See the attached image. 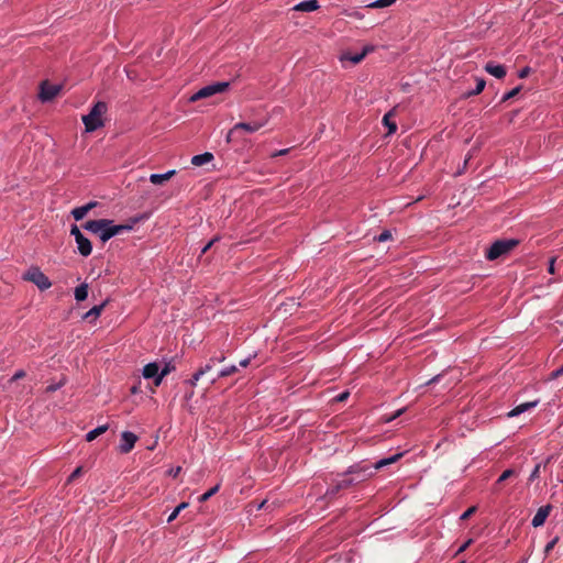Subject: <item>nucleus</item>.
<instances>
[{
    "label": "nucleus",
    "mask_w": 563,
    "mask_h": 563,
    "mask_svg": "<svg viewBox=\"0 0 563 563\" xmlns=\"http://www.w3.org/2000/svg\"><path fill=\"white\" fill-rule=\"evenodd\" d=\"M350 393L349 391H343L341 394H339L338 396H335V400L341 402V401H344L345 399H347Z\"/></svg>",
    "instance_id": "49530a36"
},
{
    "label": "nucleus",
    "mask_w": 563,
    "mask_h": 563,
    "mask_svg": "<svg viewBox=\"0 0 563 563\" xmlns=\"http://www.w3.org/2000/svg\"><path fill=\"white\" fill-rule=\"evenodd\" d=\"M520 90H521L520 86L515 87L514 89H511L510 91L506 92L503 96L501 101L505 102V101H508L509 99L516 97L519 93Z\"/></svg>",
    "instance_id": "7c9ffc66"
},
{
    "label": "nucleus",
    "mask_w": 563,
    "mask_h": 563,
    "mask_svg": "<svg viewBox=\"0 0 563 563\" xmlns=\"http://www.w3.org/2000/svg\"><path fill=\"white\" fill-rule=\"evenodd\" d=\"M107 103L103 101L96 102L88 114L82 117L87 132H93L99 128L103 126L102 117L107 112Z\"/></svg>",
    "instance_id": "7ed1b4c3"
},
{
    "label": "nucleus",
    "mask_w": 563,
    "mask_h": 563,
    "mask_svg": "<svg viewBox=\"0 0 563 563\" xmlns=\"http://www.w3.org/2000/svg\"><path fill=\"white\" fill-rule=\"evenodd\" d=\"M220 489V484L214 485L212 488L203 493L198 499L200 503L207 501L210 497L217 494Z\"/></svg>",
    "instance_id": "bb28decb"
},
{
    "label": "nucleus",
    "mask_w": 563,
    "mask_h": 563,
    "mask_svg": "<svg viewBox=\"0 0 563 563\" xmlns=\"http://www.w3.org/2000/svg\"><path fill=\"white\" fill-rule=\"evenodd\" d=\"M98 205L97 201H89L88 203L76 207L71 210V216L76 221L82 220L86 214Z\"/></svg>",
    "instance_id": "ddd939ff"
},
{
    "label": "nucleus",
    "mask_w": 563,
    "mask_h": 563,
    "mask_svg": "<svg viewBox=\"0 0 563 563\" xmlns=\"http://www.w3.org/2000/svg\"><path fill=\"white\" fill-rule=\"evenodd\" d=\"M540 468H541V464H540V463H538V464L533 467L532 472L530 473L529 482H533V481H536V479L539 477V475H540Z\"/></svg>",
    "instance_id": "e433bc0d"
},
{
    "label": "nucleus",
    "mask_w": 563,
    "mask_h": 563,
    "mask_svg": "<svg viewBox=\"0 0 563 563\" xmlns=\"http://www.w3.org/2000/svg\"><path fill=\"white\" fill-rule=\"evenodd\" d=\"M288 152V148L280 150L274 154V156L285 155Z\"/></svg>",
    "instance_id": "4d7b16f0"
},
{
    "label": "nucleus",
    "mask_w": 563,
    "mask_h": 563,
    "mask_svg": "<svg viewBox=\"0 0 563 563\" xmlns=\"http://www.w3.org/2000/svg\"><path fill=\"white\" fill-rule=\"evenodd\" d=\"M210 360H211V363H213V364L221 363L225 360V356L223 354H221L220 356H213Z\"/></svg>",
    "instance_id": "603ef678"
},
{
    "label": "nucleus",
    "mask_w": 563,
    "mask_h": 563,
    "mask_svg": "<svg viewBox=\"0 0 563 563\" xmlns=\"http://www.w3.org/2000/svg\"><path fill=\"white\" fill-rule=\"evenodd\" d=\"M25 375H26V373L23 369H19L13 374V376L10 378L9 383L19 380V379L25 377Z\"/></svg>",
    "instance_id": "ea45409f"
},
{
    "label": "nucleus",
    "mask_w": 563,
    "mask_h": 563,
    "mask_svg": "<svg viewBox=\"0 0 563 563\" xmlns=\"http://www.w3.org/2000/svg\"><path fill=\"white\" fill-rule=\"evenodd\" d=\"M70 235L75 239L79 254L84 257H88L92 252V244L90 240L84 235L76 224L71 225Z\"/></svg>",
    "instance_id": "0eeeda50"
},
{
    "label": "nucleus",
    "mask_w": 563,
    "mask_h": 563,
    "mask_svg": "<svg viewBox=\"0 0 563 563\" xmlns=\"http://www.w3.org/2000/svg\"><path fill=\"white\" fill-rule=\"evenodd\" d=\"M228 87H229V82H227V81H217L211 85H207V86L202 87L201 89H199L196 93H194L189 100L191 102H195L197 100L208 98V97H211L217 93L224 92L228 89Z\"/></svg>",
    "instance_id": "423d86ee"
},
{
    "label": "nucleus",
    "mask_w": 563,
    "mask_h": 563,
    "mask_svg": "<svg viewBox=\"0 0 563 563\" xmlns=\"http://www.w3.org/2000/svg\"><path fill=\"white\" fill-rule=\"evenodd\" d=\"M186 507H188V503H181V504H179V505H178V506H177V507L172 511V514L168 516V518H167V522H168V523L173 522V521L177 518V516L180 514V511H181L183 509H185Z\"/></svg>",
    "instance_id": "cd10ccee"
},
{
    "label": "nucleus",
    "mask_w": 563,
    "mask_h": 563,
    "mask_svg": "<svg viewBox=\"0 0 563 563\" xmlns=\"http://www.w3.org/2000/svg\"><path fill=\"white\" fill-rule=\"evenodd\" d=\"M405 410H406L405 408H401V409L397 410L391 417H389L387 419V421H393L396 418L400 417L405 412Z\"/></svg>",
    "instance_id": "8fccbe9b"
},
{
    "label": "nucleus",
    "mask_w": 563,
    "mask_h": 563,
    "mask_svg": "<svg viewBox=\"0 0 563 563\" xmlns=\"http://www.w3.org/2000/svg\"><path fill=\"white\" fill-rule=\"evenodd\" d=\"M82 228L97 235L102 243H106L113 236L130 232L133 229V224H114L112 220L98 219L85 222Z\"/></svg>",
    "instance_id": "f257e3e1"
},
{
    "label": "nucleus",
    "mask_w": 563,
    "mask_h": 563,
    "mask_svg": "<svg viewBox=\"0 0 563 563\" xmlns=\"http://www.w3.org/2000/svg\"><path fill=\"white\" fill-rule=\"evenodd\" d=\"M484 69L492 76L501 79L506 76V68L500 64H496L494 62H488Z\"/></svg>",
    "instance_id": "4468645a"
},
{
    "label": "nucleus",
    "mask_w": 563,
    "mask_h": 563,
    "mask_svg": "<svg viewBox=\"0 0 563 563\" xmlns=\"http://www.w3.org/2000/svg\"><path fill=\"white\" fill-rule=\"evenodd\" d=\"M180 471V467H177L175 471H173V475L176 476Z\"/></svg>",
    "instance_id": "bf43d9fd"
},
{
    "label": "nucleus",
    "mask_w": 563,
    "mask_h": 563,
    "mask_svg": "<svg viewBox=\"0 0 563 563\" xmlns=\"http://www.w3.org/2000/svg\"><path fill=\"white\" fill-rule=\"evenodd\" d=\"M60 89H62V87L59 85H54V84L44 81L41 84V90H40L38 97L43 102L51 101L58 95Z\"/></svg>",
    "instance_id": "6e6552de"
},
{
    "label": "nucleus",
    "mask_w": 563,
    "mask_h": 563,
    "mask_svg": "<svg viewBox=\"0 0 563 563\" xmlns=\"http://www.w3.org/2000/svg\"><path fill=\"white\" fill-rule=\"evenodd\" d=\"M402 453L394 454L389 457L382 459L375 463L369 462H360L354 465H351L346 470V475L352 476L354 484L362 483L366 481L367 478L372 477L375 472L386 465H389L391 463H395L401 457Z\"/></svg>",
    "instance_id": "f03ea898"
},
{
    "label": "nucleus",
    "mask_w": 563,
    "mask_h": 563,
    "mask_svg": "<svg viewBox=\"0 0 563 563\" xmlns=\"http://www.w3.org/2000/svg\"><path fill=\"white\" fill-rule=\"evenodd\" d=\"M341 489L338 488V485L334 483L331 487H329L325 492L324 497L333 498Z\"/></svg>",
    "instance_id": "72a5a7b5"
},
{
    "label": "nucleus",
    "mask_w": 563,
    "mask_h": 563,
    "mask_svg": "<svg viewBox=\"0 0 563 563\" xmlns=\"http://www.w3.org/2000/svg\"><path fill=\"white\" fill-rule=\"evenodd\" d=\"M201 377L202 372H196L190 379L186 380V384L190 385L191 387H195Z\"/></svg>",
    "instance_id": "c9c22d12"
},
{
    "label": "nucleus",
    "mask_w": 563,
    "mask_h": 563,
    "mask_svg": "<svg viewBox=\"0 0 563 563\" xmlns=\"http://www.w3.org/2000/svg\"><path fill=\"white\" fill-rule=\"evenodd\" d=\"M393 111L387 112L383 117V123L388 129V134H394L397 131V124L391 120Z\"/></svg>",
    "instance_id": "393cba45"
},
{
    "label": "nucleus",
    "mask_w": 563,
    "mask_h": 563,
    "mask_svg": "<svg viewBox=\"0 0 563 563\" xmlns=\"http://www.w3.org/2000/svg\"><path fill=\"white\" fill-rule=\"evenodd\" d=\"M519 244L516 239L497 240L486 251V258L489 261L497 260L501 255L510 252L515 246Z\"/></svg>",
    "instance_id": "20e7f679"
},
{
    "label": "nucleus",
    "mask_w": 563,
    "mask_h": 563,
    "mask_svg": "<svg viewBox=\"0 0 563 563\" xmlns=\"http://www.w3.org/2000/svg\"><path fill=\"white\" fill-rule=\"evenodd\" d=\"M137 441V437L131 431H123L121 433L119 451L123 454H126L132 451L135 443Z\"/></svg>",
    "instance_id": "1a4fd4ad"
},
{
    "label": "nucleus",
    "mask_w": 563,
    "mask_h": 563,
    "mask_svg": "<svg viewBox=\"0 0 563 563\" xmlns=\"http://www.w3.org/2000/svg\"><path fill=\"white\" fill-rule=\"evenodd\" d=\"M374 51V46L373 45H366L363 47L362 52L361 53H365V56L369 53H372Z\"/></svg>",
    "instance_id": "5fc2aeb1"
},
{
    "label": "nucleus",
    "mask_w": 563,
    "mask_h": 563,
    "mask_svg": "<svg viewBox=\"0 0 563 563\" xmlns=\"http://www.w3.org/2000/svg\"><path fill=\"white\" fill-rule=\"evenodd\" d=\"M552 509L551 505L540 507L532 518L531 525L534 528L543 526Z\"/></svg>",
    "instance_id": "9d476101"
},
{
    "label": "nucleus",
    "mask_w": 563,
    "mask_h": 563,
    "mask_svg": "<svg viewBox=\"0 0 563 563\" xmlns=\"http://www.w3.org/2000/svg\"><path fill=\"white\" fill-rule=\"evenodd\" d=\"M58 388H59V385H49V386L47 387V391H55V390H57Z\"/></svg>",
    "instance_id": "6e6d98bb"
},
{
    "label": "nucleus",
    "mask_w": 563,
    "mask_h": 563,
    "mask_svg": "<svg viewBox=\"0 0 563 563\" xmlns=\"http://www.w3.org/2000/svg\"><path fill=\"white\" fill-rule=\"evenodd\" d=\"M319 9L318 0H303L294 7V10L301 12H312Z\"/></svg>",
    "instance_id": "dca6fc26"
},
{
    "label": "nucleus",
    "mask_w": 563,
    "mask_h": 563,
    "mask_svg": "<svg viewBox=\"0 0 563 563\" xmlns=\"http://www.w3.org/2000/svg\"><path fill=\"white\" fill-rule=\"evenodd\" d=\"M176 174L175 169H170L164 174H152L150 176V181L154 185H161L164 181L170 179Z\"/></svg>",
    "instance_id": "a211bd4d"
},
{
    "label": "nucleus",
    "mask_w": 563,
    "mask_h": 563,
    "mask_svg": "<svg viewBox=\"0 0 563 563\" xmlns=\"http://www.w3.org/2000/svg\"><path fill=\"white\" fill-rule=\"evenodd\" d=\"M23 279L33 283L40 290H46L52 286L48 277L36 266L29 268Z\"/></svg>",
    "instance_id": "39448f33"
},
{
    "label": "nucleus",
    "mask_w": 563,
    "mask_h": 563,
    "mask_svg": "<svg viewBox=\"0 0 563 563\" xmlns=\"http://www.w3.org/2000/svg\"><path fill=\"white\" fill-rule=\"evenodd\" d=\"M239 133V131H234V126L228 132L227 134V143H231L234 141L236 134Z\"/></svg>",
    "instance_id": "79ce46f5"
},
{
    "label": "nucleus",
    "mask_w": 563,
    "mask_h": 563,
    "mask_svg": "<svg viewBox=\"0 0 563 563\" xmlns=\"http://www.w3.org/2000/svg\"><path fill=\"white\" fill-rule=\"evenodd\" d=\"M236 372H238V366L236 365L225 366V367L220 369V372L218 373L217 377H214L211 380V383H216L217 379H219V378L231 376V375H233Z\"/></svg>",
    "instance_id": "5701e85b"
},
{
    "label": "nucleus",
    "mask_w": 563,
    "mask_h": 563,
    "mask_svg": "<svg viewBox=\"0 0 563 563\" xmlns=\"http://www.w3.org/2000/svg\"><path fill=\"white\" fill-rule=\"evenodd\" d=\"M396 0H375L368 4L369 8H386L395 3Z\"/></svg>",
    "instance_id": "c756f323"
},
{
    "label": "nucleus",
    "mask_w": 563,
    "mask_h": 563,
    "mask_svg": "<svg viewBox=\"0 0 563 563\" xmlns=\"http://www.w3.org/2000/svg\"><path fill=\"white\" fill-rule=\"evenodd\" d=\"M441 376H442L441 374H438V375L433 376L431 379H429V380L426 383V385H432V384H434V383H438V382L440 380Z\"/></svg>",
    "instance_id": "864d4df0"
},
{
    "label": "nucleus",
    "mask_w": 563,
    "mask_h": 563,
    "mask_svg": "<svg viewBox=\"0 0 563 563\" xmlns=\"http://www.w3.org/2000/svg\"><path fill=\"white\" fill-rule=\"evenodd\" d=\"M530 73V68L529 67H523L522 69L519 70L518 73V77L519 78H525L529 75Z\"/></svg>",
    "instance_id": "de8ad7c7"
},
{
    "label": "nucleus",
    "mask_w": 563,
    "mask_h": 563,
    "mask_svg": "<svg viewBox=\"0 0 563 563\" xmlns=\"http://www.w3.org/2000/svg\"><path fill=\"white\" fill-rule=\"evenodd\" d=\"M220 240V236H214L213 239H211L202 249H201V252H200V256L203 255L205 253H207L211 247L212 245L218 242Z\"/></svg>",
    "instance_id": "f704fd0d"
},
{
    "label": "nucleus",
    "mask_w": 563,
    "mask_h": 563,
    "mask_svg": "<svg viewBox=\"0 0 563 563\" xmlns=\"http://www.w3.org/2000/svg\"><path fill=\"white\" fill-rule=\"evenodd\" d=\"M213 159V154L210 152H205L202 154L194 155L191 157V164L195 166H202L205 164L210 163Z\"/></svg>",
    "instance_id": "6ab92c4d"
},
{
    "label": "nucleus",
    "mask_w": 563,
    "mask_h": 563,
    "mask_svg": "<svg viewBox=\"0 0 563 563\" xmlns=\"http://www.w3.org/2000/svg\"><path fill=\"white\" fill-rule=\"evenodd\" d=\"M266 124V121H255V122H239L234 124V131H245L247 133H254L262 129Z\"/></svg>",
    "instance_id": "9b49d317"
},
{
    "label": "nucleus",
    "mask_w": 563,
    "mask_h": 563,
    "mask_svg": "<svg viewBox=\"0 0 563 563\" xmlns=\"http://www.w3.org/2000/svg\"><path fill=\"white\" fill-rule=\"evenodd\" d=\"M365 58V53H356V54H350L345 53L341 56V62L349 60L352 64H358Z\"/></svg>",
    "instance_id": "4be33fe9"
},
{
    "label": "nucleus",
    "mask_w": 563,
    "mask_h": 563,
    "mask_svg": "<svg viewBox=\"0 0 563 563\" xmlns=\"http://www.w3.org/2000/svg\"><path fill=\"white\" fill-rule=\"evenodd\" d=\"M515 474V471L511 468H508L501 473V475L497 479V484H500L511 477Z\"/></svg>",
    "instance_id": "473e14b6"
},
{
    "label": "nucleus",
    "mask_w": 563,
    "mask_h": 563,
    "mask_svg": "<svg viewBox=\"0 0 563 563\" xmlns=\"http://www.w3.org/2000/svg\"><path fill=\"white\" fill-rule=\"evenodd\" d=\"M137 391H139V388H137L136 386H133V387L131 388V393H132V394H137Z\"/></svg>",
    "instance_id": "13d9d810"
},
{
    "label": "nucleus",
    "mask_w": 563,
    "mask_h": 563,
    "mask_svg": "<svg viewBox=\"0 0 563 563\" xmlns=\"http://www.w3.org/2000/svg\"><path fill=\"white\" fill-rule=\"evenodd\" d=\"M214 364L211 363V360L208 361L207 364H205L203 366H201L197 372H202V376L210 372L212 368H213Z\"/></svg>",
    "instance_id": "a19ab883"
},
{
    "label": "nucleus",
    "mask_w": 563,
    "mask_h": 563,
    "mask_svg": "<svg viewBox=\"0 0 563 563\" xmlns=\"http://www.w3.org/2000/svg\"><path fill=\"white\" fill-rule=\"evenodd\" d=\"M176 369L174 363L172 360L164 362L163 367H159V376L157 377L155 382V386H159L164 379L165 376H167L169 373L174 372Z\"/></svg>",
    "instance_id": "f3484780"
},
{
    "label": "nucleus",
    "mask_w": 563,
    "mask_h": 563,
    "mask_svg": "<svg viewBox=\"0 0 563 563\" xmlns=\"http://www.w3.org/2000/svg\"><path fill=\"white\" fill-rule=\"evenodd\" d=\"M527 562H528V559H522L518 563H527Z\"/></svg>",
    "instance_id": "052dcab7"
},
{
    "label": "nucleus",
    "mask_w": 563,
    "mask_h": 563,
    "mask_svg": "<svg viewBox=\"0 0 563 563\" xmlns=\"http://www.w3.org/2000/svg\"><path fill=\"white\" fill-rule=\"evenodd\" d=\"M335 484L338 485V488H340L341 490L355 485L352 476L346 475V471L343 474H341L340 478L335 481Z\"/></svg>",
    "instance_id": "aec40b11"
},
{
    "label": "nucleus",
    "mask_w": 563,
    "mask_h": 563,
    "mask_svg": "<svg viewBox=\"0 0 563 563\" xmlns=\"http://www.w3.org/2000/svg\"><path fill=\"white\" fill-rule=\"evenodd\" d=\"M74 296L77 301L86 300L88 297V284L84 283L77 286L75 288Z\"/></svg>",
    "instance_id": "412c9836"
},
{
    "label": "nucleus",
    "mask_w": 563,
    "mask_h": 563,
    "mask_svg": "<svg viewBox=\"0 0 563 563\" xmlns=\"http://www.w3.org/2000/svg\"><path fill=\"white\" fill-rule=\"evenodd\" d=\"M476 509L477 508L475 506L470 507L460 516V520L468 519L473 514H475Z\"/></svg>",
    "instance_id": "4c0bfd02"
},
{
    "label": "nucleus",
    "mask_w": 563,
    "mask_h": 563,
    "mask_svg": "<svg viewBox=\"0 0 563 563\" xmlns=\"http://www.w3.org/2000/svg\"><path fill=\"white\" fill-rule=\"evenodd\" d=\"M472 543V539H468L466 542H464L456 551V554H460L462 552H464L468 547L470 544Z\"/></svg>",
    "instance_id": "a18cd8bd"
},
{
    "label": "nucleus",
    "mask_w": 563,
    "mask_h": 563,
    "mask_svg": "<svg viewBox=\"0 0 563 563\" xmlns=\"http://www.w3.org/2000/svg\"><path fill=\"white\" fill-rule=\"evenodd\" d=\"M376 239L378 242H386L391 239V232L384 230Z\"/></svg>",
    "instance_id": "58836bf2"
},
{
    "label": "nucleus",
    "mask_w": 563,
    "mask_h": 563,
    "mask_svg": "<svg viewBox=\"0 0 563 563\" xmlns=\"http://www.w3.org/2000/svg\"><path fill=\"white\" fill-rule=\"evenodd\" d=\"M485 85H486V82H485V80H484L483 78H477V79H476V86H475V88H474L473 90H471V91L468 92V95H470V96H475V95L481 93V92L484 90Z\"/></svg>",
    "instance_id": "c85d7f7f"
},
{
    "label": "nucleus",
    "mask_w": 563,
    "mask_h": 563,
    "mask_svg": "<svg viewBox=\"0 0 563 563\" xmlns=\"http://www.w3.org/2000/svg\"><path fill=\"white\" fill-rule=\"evenodd\" d=\"M539 402H540L539 399H536V400H532V401L522 402V404L516 406L514 409H511L508 412V417L509 418L518 417L521 413H523V412H526V411H528L530 409L536 408L539 405Z\"/></svg>",
    "instance_id": "f8f14e48"
},
{
    "label": "nucleus",
    "mask_w": 563,
    "mask_h": 563,
    "mask_svg": "<svg viewBox=\"0 0 563 563\" xmlns=\"http://www.w3.org/2000/svg\"><path fill=\"white\" fill-rule=\"evenodd\" d=\"M554 265H555V258L552 257V258H550L549 266H548V272L550 274H554V272H555Z\"/></svg>",
    "instance_id": "09e8293b"
},
{
    "label": "nucleus",
    "mask_w": 563,
    "mask_h": 563,
    "mask_svg": "<svg viewBox=\"0 0 563 563\" xmlns=\"http://www.w3.org/2000/svg\"><path fill=\"white\" fill-rule=\"evenodd\" d=\"M561 375H563V365L551 373L550 379H555Z\"/></svg>",
    "instance_id": "c03bdc74"
},
{
    "label": "nucleus",
    "mask_w": 563,
    "mask_h": 563,
    "mask_svg": "<svg viewBox=\"0 0 563 563\" xmlns=\"http://www.w3.org/2000/svg\"><path fill=\"white\" fill-rule=\"evenodd\" d=\"M558 542H559V537H554L552 540H550L544 548V554L549 555Z\"/></svg>",
    "instance_id": "2f4dec72"
},
{
    "label": "nucleus",
    "mask_w": 563,
    "mask_h": 563,
    "mask_svg": "<svg viewBox=\"0 0 563 563\" xmlns=\"http://www.w3.org/2000/svg\"><path fill=\"white\" fill-rule=\"evenodd\" d=\"M104 305L106 303H101V305H98V306H93L89 311L86 312V314L84 316L85 319H89L91 317L93 318H98L101 313V311L103 310L104 308Z\"/></svg>",
    "instance_id": "a878e982"
},
{
    "label": "nucleus",
    "mask_w": 563,
    "mask_h": 563,
    "mask_svg": "<svg viewBox=\"0 0 563 563\" xmlns=\"http://www.w3.org/2000/svg\"><path fill=\"white\" fill-rule=\"evenodd\" d=\"M142 375L145 379H154L156 382L159 376V365L156 362H151L143 367Z\"/></svg>",
    "instance_id": "2eb2a0df"
},
{
    "label": "nucleus",
    "mask_w": 563,
    "mask_h": 563,
    "mask_svg": "<svg viewBox=\"0 0 563 563\" xmlns=\"http://www.w3.org/2000/svg\"><path fill=\"white\" fill-rule=\"evenodd\" d=\"M108 424H102V426H99L92 430H90L87 434H86V440L88 442H91L93 441L97 437H99L100 434L104 433L107 430H108Z\"/></svg>",
    "instance_id": "b1692460"
},
{
    "label": "nucleus",
    "mask_w": 563,
    "mask_h": 563,
    "mask_svg": "<svg viewBox=\"0 0 563 563\" xmlns=\"http://www.w3.org/2000/svg\"><path fill=\"white\" fill-rule=\"evenodd\" d=\"M82 468L80 466L76 467L74 472L69 475L68 482H73L76 477L81 474Z\"/></svg>",
    "instance_id": "37998d69"
},
{
    "label": "nucleus",
    "mask_w": 563,
    "mask_h": 563,
    "mask_svg": "<svg viewBox=\"0 0 563 563\" xmlns=\"http://www.w3.org/2000/svg\"><path fill=\"white\" fill-rule=\"evenodd\" d=\"M252 358H253V356H252V355H250V356H247V357H245V358L241 360V361H240V363H239V365H240L241 367H246V366L250 364V362H251V360H252Z\"/></svg>",
    "instance_id": "3c124183"
}]
</instances>
